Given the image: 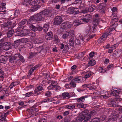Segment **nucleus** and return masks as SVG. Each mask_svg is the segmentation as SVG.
<instances>
[{
	"label": "nucleus",
	"mask_w": 122,
	"mask_h": 122,
	"mask_svg": "<svg viewBox=\"0 0 122 122\" xmlns=\"http://www.w3.org/2000/svg\"><path fill=\"white\" fill-rule=\"evenodd\" d=\"M44 19V18L42 17L40 12H39L37 14L30 17L29 19L27 21V23L30 24L33 20L36 21H41L43 20Z\"/></svg>",
	"instance_id": "obj_1"
},
{
	"label": "nucleus",
	"mask_w": 122,
	"mask_h": 122,
	"mask_svg": "<svg viewBox=\"0 0 122 122\" xmlns=\"http://www.w3.org/2000/svg\"><path fill=\"white\" fill-rule=\"evenodd\" d=\"M40 2L39 0H36L33 1L31 3L32 7L30 10V11L33 12L37 10L41 7V6L38 5Z\"/></svg>",
	"instance_id": "obj_2"
},
{
	"label": "nucleus",
	"mask_w": 122,
	"mask_h": 122,
	"mask_svg": "<svg viewBox=\"0 0 122 122\" xmlns=\"http://www.w3.org/2000/svg\"><path fill=\"white\" fill-rule=\"evenodd\" d=\"M86 112V111H82L81 112L77 117L76 122H81L83 120H84V122H86L88 121V120L85 119V118L86 117L85 115Z\"/></svg>",
	"instance_id": "obj_3"
},
{
	"label": "nucleus",
	"mask_w": 122,
	"mask_h": 122,
	"mask_svg": "<svg viewBox=\"0 0 122 122\" xmlns=\"http://www.w3.org/2000/svg\"><path fill=\"white\" fill-rule=\"evenodd\" d=\"M118 20V19L117 18L112 19L110 24V28L109 29L110 30L112 31L113 30H115L116 28L118 25L117 23L116 22Z\"/></svg>",
	"instance_id": "obj_4"
},
{
	"label": "nucleus",
	"mask_w": 122,
	"mask_h": 122,
	"mask_svg": "<svg viewBox=\"0 0 122 122\" xmlns=\"http://www.w3.org/2000/svg\"><path fill=\"white\" fill-rule=\"evenodd\" d=\"M2 44L3 49L5 50H8L10 48L11 43L10 42H5L4 43V38H3L0 40V42Z\"/></svg>",
	"instance_id": "obj_5"
},
{
	"label": "nucleus",
	"mask_w": 122,
	"mask_h": 122,
	"mask_svg": "<svg viewBox=\"0 0 122 122\" xmlns=\"http://www.w3.org/2000/svg\"><path fill=\"white\" fill-rule=\"evenodd\" d=\"M74 36V31L72 30L69 32H66L62 35V37L64 39H66L68 36Z\"/></svg>",
	"instance_id": "obj_6"
},
{
	"label": "nucleus",
	"mask_w": 122,
	"mask_h": 122,
	"mask_svg": "<svg viewBox=\"0 0 122 122\" xmlns=\"http://www.w3.org/2000/svg\"><path fill=\"white\" fill-rule=\"evenodd\" d=\"M78 8L73 7H70L67 9L66 12L69 14H76L79 12Z\"/></svg>",
	"instance_id": "obj_7"
},
{
	"label": "nucleus",
	"mask_w": 122,
	"mask_h": 122,
	"mask_svg": "<svg viewBox=\"0 0 122 122\" xmlns=\"http://www.w3.org/2000/svg\"><path fill=\"white\" fill-rule=\"evenodd\" d=\"M48 83V84L51 85L49 86L48 87V89L49 90H53L55 87L54 85H56L57 84L56 81L52 79L49 80Z\"/></svg>",
	"instance_id": "obj_8"
},
{
	"label": "nucleus",
	"mask_w": 122,
	"mask_h": 122,
	"mask_svg": "<svg viewBox=\"0 0 122 122\" xmlns=\"http://www.w3.org/2000/svg\"><path fill=\"white\" fill-rule=\"evenodd\" d=\"M40 12L42 15H44L47 17H50L52 16L53 15V14L51 13L49 10L46 9L43 10Z\"/></svg>",
	"instance_id": "obj_9"
},
{
	"label": "nucleus",
	"mask_w": 122,
	"mask_h": 122,
	"mask_svg": "<svg viewBox=\"0 0 122 122\" xmlns=\"http://www.w3.org/2000/svg\"><path fill=\"white\" fill-rule=\"evenodd\" d=\"M86 111V113L85 115L86 117L85 118V119L86 120H89L91 118L92 116L93 115L96 114V112L94 110L90 111L88 113L86 114L87 112H88V110L86 111Z\"/></svg>",
	"instance_id": "obj_10"
},
{
	"label": "nucleus",
	"mask_w": 122,
	"mask_h": 122,
	"mask_svg": "<svg viewBox=\"0 0 122 122\" xmlns=\"http://www.w3.org/2000/svg\"><path fill=\"white\" fill-rule=\"evenodd\" d=\"M108 35L109 33L108 32L105 33L98 40L97 42L98 43H103L107 38Z\"/></svg>",
	"instance_id": "obj_11"
},
{
	"label": "nucleus",
	"mask_w": 122,
	"mask_h": 122,
	"mask_svg": "<svg viewBox=\"0 0 122 122\" xmlns=\"http://www.w3.org/2000/svg\"><path fill=\"white\" fill-rule=\"evenodd\" d=\"M72 25V24L71 22H66L62 24L61 25V27L63 29L70 28Z\"/></svg>",
	"instance_id": "obj_12"
},
{
	"label": "nucleus",
	"mask_w": 122,
	"mask_h": 122,
	"mask_svg": "<svg viewBox=\"0 0 122 122\" xmlns=\"http://www.w3.org/2000/svg\"><path fill=\"white\" fill-rule=\"evenodd\" d=\"M29 31L26 29L20 31H18L16 32L17 36H23L26 35L28 34Z\"/></svg>",
	"instance_id": "obj_13"
},
{
	"label": "nucleus",
	"mask_w": 122,
	"mask_h": 122,
	"mask_svg": "<svg viewBox=\"0 0 122 122\" xmlns=\"http://www.w3.org/2000/svg\"><path fill=\"white\" fill-rule=\"evenodd\" d=\"M100 21V19L99 18H95L93 20V23L94 26H93V32H94L95 30L96 26L97 25V27H99L100 28V26L99 25H98V24Z\"/></svg>",
	"instance_id": "obj_14"
},
{
	"label": "nucleus",
	"mask_w": 122,
	"mask_h": 122,
	"mask_svg": "<svg viewBox=\"0 0 122 122\" xmlns=\"http://www.w3.org/2000/svg\"><path fill=\"white\" fill-rule=\"evenodd\" d=\"M62 21V19L60 16H57L55 18L54 22V24L56 25H59L61 23Z\"/></svg>",
	"instance_id": "obj_15"
},
{
	"label": "nucleus",
	"mask_w": 122,
	"mask_h": 122,
	"mask_svg": "<svg viewBox=\"0 0 122 122\" xmlns=\"http://www.w3.org/2000/svg\"><path fill=\"white\" fill-rule=\"evenodd\" d=\"M95 8V7L94 5H92L88 8V10H81V13L85 14V13H87L88 11L89 12H92L94 10Z\"/></svg>",
	"instance_id": "obj_16"
},
{
	"label": "nucleus",
	"mask_w": 122,
	"mask_h": 122,
	"mask_svg": "<svg viewBox=\"0 0 122 122\" xmlns=\"http://www.w3.org/2000/svg\"><path fill=\"white\" fill-rule=\"evenodd\" d=\"M31 41L33 44H39L42 42V39L40 38H37L32 39L31 38Z\"/></svg>",
	"instance_id": "obj_17"
},
{
	"label": "nucleus",
	"mask_w": 122,
	"mask_h": 122,
	"mask_svg": "<svg viewBox=\"0 0 122 122\" xmlns=\"http://www.w3.org/2000/svg\"><path fill=\"white\" fill-rule=\"evenodd\" d=\"M90 15H86L85 17L83 15H81L79 16L80 18V21H82L84 23L85 22H87L88 21V19L86 17L88 16L89 17Z\"/></svg>",
	"instance_id": "obj_18"
},
{
	"label": "nucleus",
	"mask_w": 122,
	"mask_h": 122,
	"mask_svg": "<svg viewBox=\"0 0 122 122\" xmlns=\"http://www.w3.org/2000/svg\"><path fill=\"white\" fill-rule=\"evenodd\" d=\"M115 111L113 113L111 114L109 117L110 120L112 121H115L117 116V114Z\"/></svg>",
	"instance_id": "obj_19"
},
{
	"label": "nucleus",
	"mask_w": 122,
	"mask_h": 122,
	"mask_svg": "<svg viewBox=\"0 0 122 122\" xmlns=\"http://www.w3.org/2000/svg\"><path fill=\"white\" fill-rule=\"evenodd\" d=\"M76 86V84L74 82H72V80L71 82L69 84L65 85V87L67 89L70 88H73L75 87Z\"/></svg>",
	"instance_id": "obj_20"
},
{
	"label": "nucleus",
	"mask_w": 122,
	"mask_h": 122,
	"mask_svg": "<svg viewBox=\"0 0 122 122\" xmlns=\"http://www.w3.org/2000/svg\"><path fill=\"white\" fill-rule=\"evenodd\" d=\"M71 37H72L69 40V44L70 46L73 47L74 44V39H75V36L74 35V36H72Z\"/></svg>",
	"instance_id": "obj_21"
},
{
	"label": "nucleus",
	"mask_w": 122,
	"mask_h": 122,
	"mask_svg": "<svg viewBox=\"0 0 122 122\" xmlns=\"http://www.w3.org/2000/svg\"><path fill=\"white\" fill-rule=\"evenodd\" d=\"M52 37V34L51 32H49L45 35V38L47 40H50Z\"/></svg>",
	"instance_id": "obj_22"
},
{
	"label": "nucleus",
	"mask_w": 122,
	"mask_h": 122,
	"mask_svg": "<svg viewBox=\"0 0 122 122\" xmlns=\"http://www.w3.org/2000/svg\"><path fill=\"white\" fill-rule=\"evenodd\" d=\"M88 95H86L82 97L79 98L77 99V101L78 102H83L85 101V99L87 98L88 97Z\"/></svg>",
	"instance_id": "obj_23"
},
{
	"label": "nucleus",
	"mask_w": 122,
	"mask_h": 122,
	"mask_svg": "<svg viewBox=\"0 0 122 122\" xmlns=\"http://www.w3.org/2000/svg\"><path fill=\"white\" fill-rule=\"evenodd\" d=\"M112 91V93H111V95H113V96L116 95L117 94H119L121 92V90L120 89L114 90L113 91Z\"/></svg>",
	"instance_id": "obj_24"
},
{
	"label": "nucleus",
	"mask_w": 122,
	"mask_h": 122,
	"mask_svg": "<svg viewBox=\"0 0 122 122\" xmlns=\"http://www.w3.org/2000/svg\"><path fill=\"white\" fill-rule=\"evenodd\" d=\"M82 79V77H79L75 78L74 79L72 80V82H74L75 84L79 83L81 81V80Z\"/></svg>",
	"instance_id": "obj_25"
},
{
	"label": "nucleus",
	"mask_w": 122,
	"mask_h": 122,
	"mask_svg": "<svg viewBox=\"0 0 122 122\" xmlns=\"http://www.w3.org/2000/svg\"><path fill=\"white\" fill-rule=\"evenodd\" d=\"M39 67V65H37L33 68H31L30 70L29 71V74H28V76H30L31 75L32 73L34 72V71Z\"/></svg>",
	"instance_id": "obj_26"
},
{
	"label": "nucleus",
	"mask_w": 122,
	"mask_h": 122,
	"mask_svg": "<svg viewBox=\"0 0 122 122\" xmlns=\"http://www.w3.org/2000/svg\"><path fill=\"white\" fill-rule=\"evenodd\" d=\"M53 101V99L51 98H50L43 100L41 102V103H45L46 102H52Z\"/></svg>",
	"instance_id": "obj_27"
},
{
	"label": "nucleus",
	"mask_w": 122,
	"mask_h": 122,
	"mask_svg": "<svg viewBox=\"0 0 122 122\" xmlns=\"http://www.w3.org/2000/svg\"><path fill=\"white\" fill-rule=\"evenodd\" d=\"M81 22L82 21H80L79 20H76L73 22V24L74 26H77L84 23L82 22Z\"/></svg>",
	"instance_id": "obj_28"
},
{
	"label": "nucleus",
	"mask_w": 122,
	"mask_h": 122,
	"mask_svg": "<svg viewBox=\"0 0 122 122\" xmlns=\"http://www.w3.org/2000/svg\"><path fill=\"white\" fill-rule=\"evenodd\" d=\"M5 4L2 3L0 6V12H5Z\"/></svg>",
	"instance_id": "obj_29"
},
{
	"label": "nucleus",
	"mask_w": 122,
	"mask_h": 122,
	"mask_svg": "<svg viewBox=\"0 0 122 122\" xmlns=\"http://www.w3.org/2000/svg\"><path fill=\"white\" fill-rule=\"evenodd\" d=\"M62 96L63 98L68 99L71 96L70 95L69 93L68 92H64L62 94Z\"/></svg>",
	"instance_id": "obj_30"
},
{
	"label": "nucleus",
	"mask_w": 122,
	"mask_h": 122,
	"mask_svg": "<svg viewBox=\"0 0 122 122\" xmlns=\"http://www.w3.org/2000/svg\"><path fill=\"white\" fill-rule=\"evenodd\" d=\"M43 89V87L41 86H38L35 89L34 91L35 93H37V95H38L39 93L38 92L39 91H41Z\"/></svg>",
	"instance_id": "obj_31"
},
{
	"label": "nucleus",
	"mask_w": 122,
	"mask_h": 122,
	"mask_svg": "<svg viewBox=\"0 0 122 122\" xmlns=\"http://www.w3.org/2000/svg\"><path fill=\"white\" fill-rule=\"evenodd\" d=\"M49 26L48 24L47 23L44 24L43 26V29L44 31L45 32H46L48 31L49 28Z\"/></svg>",
	"instance_id": "obj_32"
},
{
	"label": "nucleus",
	"mask_w": 122,
	"mask_h": 122,
	"mask_svg": "<svg viewBox=\"0 0 122 122\" xmlns=\"http://www.w3.org/2000/svg\"><path fill=\"white\" fill-rule=\"evenodd\" d=\"M6 58L5 56H2L0 57V62L1 63H4L5 62Z\"/></svg>",
	"instance_id": "obj_33"
},
{
	"label": "nucleus",
	"mask_w": 122,
	"mask_h": 122,
	"mask_svg": "<svg viewBox=\"0 0 122 122\" xmlns=\"http://www.w3.org/2000/svg\"><path fill=\"white\" fill-rule=\"evenodd\" d=\"M14 33V31L13 30H9L7 33V37H10L12 36Z\"/></svg>",
	"instance_id": "obj_34"
},
{
	"label": "nucleus",
	"mask_w": 122,
	"mask_h": 122,
	"mask_svg": "<svg viewBox=\"0 0 122 122\" xmlns=\"http://www.w3.org/2000/svg\"><path fill=\"white\" fill-rule=\"evenodd\" d=\"M29 27L31 30L34 32H35L37 30V27H36L33 25H30Z\"/></svg>",
	"instance_id": "obj_35"
},
{
	"label": "nucleus",
	"mask_w": 122,
	"mask_h": 122,
	"mask_svg": "<svg viewBox=\"0 0 122 122\" xmlns=\"http://www.w3.org/2000/svg\"><path fill=\"white\" fill-rule=\"evenodd\" d=\"M98 71L101 73H104L107 71V68H103L102 67H100L98 69Z\"/></svg>",
	"instance_id": "obj_36"
},
{
	"label": "nucleus",
	"mask_w": 122,
	"mask_h": 122,
	"mask_svg": "<svg viewBox=\"0 0 122 122\" xmlns=\"http://www.w3.org/2000/svg\"><path fill=\"white\" fill-rule=\"evenodd\" d=\"M19 83V82L18 81H15L13 82L10 85V87L11 89L14 87L15 86L17 85Z\"/></svg>",
	"instance_id": "obj_37"
},
{
	"label": "nucleus",
	"mask_w": 122,
	"mask_h": 122,
	"mask_svg": "<svg viewBox=\"0 0 122 122\" xmlns=\"http://www.w3.org/2000/svg\"><path fill=\"white\" fill-rule=\"evenodd\" d=\"M15 56L17 57L18 56V59H19H19L20 60V61L22 62H23L25 61V60L24 58L21 55H19L18 54H16L15 55Z\"/></svg>",
	"instance_id": "obj_38"
},
{
	"label": "nucleus",
	"mask_w": 122,
	"mask_h": 122,
	"mask_svg": "<svg viewBox=\"0 0 122 122\" xmlns=\"http://www.w3.org/2000/svg\"><path fill=\"white\" fill-rule=\"evenodd\" d=\"M93 74V73L92 72H88L85 75V77L86 78H88Z\"/></svg>",
	"instance_id": "obj_39"
},
{
	"label": "nucleus",
	"mask_w": 122,
	"mask_h": 122,
	"mask_svg": "<svg viewBox=\"0 0 122 122\" xmlns=\"http://www.w3.org/2000/svg\"><path fill=\"white\" fill-rule=\"evenodd\" d=\"M31 0H24L23 4L25 6H27L29 5Z\"/></svg>",
	"instance_id": "obj_40"
},
{
	"label": "nucleus",
	"mask_w": 122,
	"mask_h": 122,
	"mask_svg": "<svg viewBox=\"0 0 122 122\" xmlns=\"http://www.w3.org/2000/svg\"><path fill=\"white\" fill-rule=\"evenodd\" d=\"M96 64V61L94 60H91L88 62L89 65L93 66L94 65Z\"/></svg>",
	"instance_id": "obj_41"
},
{
	"label": "nucleus",
	"mask_w": 122,
	"mask_h": 122,
	"mask_svg": "<svg viewBox=\"0 0 122 122\" xmlns=\"http://www.w3.org/2000/svg\"><path fill=\"white\" fill-rule=\"evenodd\" d=\"M86 86H87V87L89 88L90 89H94L95 88L93 85L91 84H89L87 85H85Z\"/></svg>",
	"instance_id": "obj_42"
},
{
	"label": "nucleus",
	"mask_w": 122,
	"mask_h": 122,
	"mask_svg": "<svg viewBox=\"0 0 122 122\" xmlns=\"http://www.w3.org/2000/svg\"><path fill=\"white\" fill-rule=\"evenodd\" d=\"M92 31V27L89 26L88 27H87V29L86 31V33L87 34L89 33L91 31Z\"/></svg>",
	"instance_id": "obj_43"
},
{
	"label": "nucleus",
	"mask_w": 122,
	"mask_h": 122,
	"mask_svg": "<svg viewBox=\"0 0 122 122\" xmlns=\"http://www.w3.org/2000/svg\"><path fill=\"white\" fill-rule=\"evenodd\" d=\"M33 43L31 41V42L30 41L26 44V45L30 48H31L33 46Z\"/></svg>",
	"instance_id": "obj_44"
},
{
	"label": "nucleus",
	"mask_w": 122,
	"mask_h": 122,
	"mask_svg": "<svg viewBox=\"0 0 122 122\" xmlns=\"http://www.w3.org/2000/svg\"><path fill=\"white\" fill-rule=\"evenodd\" d=\"M80 43V41L79 39L77 38H76L75 37V39H74V44H75L77 45H79Z\"/></svg>",
	"instance_id": "obj_45"
},
{
	"label": "nucleus",
	"mask_w": 122,
	"mask_h": 122,
	"mask_svg": "<svg viewBox=\"0 0 122 122\" xmlns=\"http://www.w3.org/2000/svg\"><path fill=\"white\" fill-rule=\"evenodd\" d=\"M77 106L78 107L80 108L81 107L82 108H85V107L83 105V103H78L77 105Z\"/></svg>",
	"instance_id": "obj_46"
},
{
	"label": "nucleus",
	"mask_w": 122,
	"mask_h": 122,
	"mask_svg": "<svg viewBox=\"0 0 122 122\" xmlns=\"http://www.w3.org/2000/svg\"><path fill=\"white\" fill-rule=\"evenodd\" d=\"M12 23V22L11 21H8L7 23L6 24L4 23V25H5V27L7 26H11V24Z\"/></svg>",
	"instance_id": "obj_47"
},
{
	"label": "nucleus",
	"mask_w": 122,
	"mask_h": 122,
	"mask_svg": "<svg viewBox=\"0 0 122 122\" xmlns=\"http://www.w3.org/2000/svg\"><path fill=\"white\" fill-rule=\"evenodd\" d=\"M33 93V92H30L26 93L25 94V96L27 97H29Z\"/></svg>",
	"instance_id": "obj_48"
},
{
	"label": "nucleus",
	"mask_w": 122,
	"mask_h": 122,
	"mask_svg": "<svg viewBox=\"0 0 122 122\" xmlns=\"http://www.w3.org/2000/svg\"><path fill=\"white\" fill-rule=\"evenodd\" d=\"M100 121V119L98 118H95L93 119L91 122H99Z\"/></svg>",
	"instance_id": "obj_49"
},
{
	"label": "nucleus",
	"mask_w": 122,
	"mask_h": 122,
	"mask_svg": "<svg viewBox=\"0 0 122 122\" xmlns=\"http://www.w3.org/2000/svg\"><path fill=\"white\" fill-rule=\"evenodd\" d=\"M118 44H114L113 45H112L111 46L110 48H111L113 49H116L117 47L118 46Z\"/></svg>",
	"instance_id": "obj_50"
},
{
	"label": "nucleus",
	"mask_w": 122,
	"mask_h": 122,
	"mask_svg": "<svg viewBox=\"0 0 122 122\" xmlns=\"http://www.w3.org/2000/svg\"><path fill=\"white\" fill-rule=\"evenodd\" d=\"M54 86V89L56 91H58L60 90L61 87L59 86L55 85Z\"/></svg>",
	"instance_id": "obj_51"
},
{
	"label": "nucleus",
	"mask_w": 122,
	"mask_h": 122,
	"mask_svg": "<svg viewBox=\"0 0 122 122\" xmlns=\"http://www.w3.org/2000/svg\"><path fill=\"white\" fill-rule=\"evenodd\" d=\"M51 92L49 91L46 92L45 93V95L46 96L49 97L51 96Z\"/></svg>",
	"instance_id": "obj_52"
},
{
	"label": "nucleus",
	"mask_w": 122,
	"mask_h": 122,
	"mask_svg": "<svg viewBox=\"0 0 122 122\" xmlns=\"http://www.w3.org/2000/svg\"><path fill=\"white\" fill-rule=\"evenodd\" d=\"M110 95H111V94L109 95L108 93V92H107V93L106 94L103 95L104 98H109L110 97Z\"/></svg>",
	"instance_id": "obj_53"
},
{
	"label": "nucleus",
	"mask_w": 122,
	"mask_h": 122,
	"mask_svg": "<svg viewBox=\"0 0 122 122\" xmlns=\"http://www.w3.org/2000/svg\"><path fill=\"white\" fill-rule=\"evenodd\" d=\"M27 20L25 19L22 20L20 22V25H24L26 22Z\"/></svg>",
	"instance_id": "obj_54"
},
{
	"label": "nucleus",
	"mask_w": 122,
	"mask_h": 122,
	"mask_svg": "<svg viewBox=\"0 0 122 122\" xmlns=\"http://www.w3.org/2000/svg\"><path fill=\"white\" fill-rule=\"evenodd\" d=\"M6 117L5 116L0 119V122H7L6 120Z\"/></svg>",
	"instance_id": "obj_55"
},
{
	"label": "nucleus",
	"mask_w": 122,
	"mask_h": 122,
	"mask_svg": "<svg viewBox=\"0 0 122 122\" xmlns=\"http://www.w3.org/2000/svg\"><path fill=\"white\" fill-rule=\"evenodd\" d=\"M113 67V65L112 64L110 65L107 67V69L110 70L112 69Z\"/></svg>",
	"instance_id": "obj_56"
},
{
	"label": "nucleus",
	"mask_w": 122,
	"mask_h": 122,
	"mask_svg": "<svg viewBox=\"0 0 122 122\" xmlns=\"http://www.w3.org/2000/svg\"><path fill=\"white\" fill-rule=\"evenodd\" d=\"M111 10L112 12H114L117 10V9L116 7H113L112 8Z\"/></svg>",
	"instance_id": "obj_57"
},
{
	"label": "nucleus",
	"mask_w": 122,
	"mask_h": 122,
	"mask_svg": "<svg viewBox=\"0 0 122 122\" xmlns=\"http://www.w3.org/2000/svg\"><path fill=\"white\" fill-rule=\"evenodd\" d=\"M75 107V106L73 105H69L67 107V108L68 109H73Z\"/></svg>",
	"instance_id": "obj_58"
},
{
	"label": "nucleus",
	"mask_w": 122,
	"mask_h": 122,
	"mask_svg": "<svg viewBox=\"0 0 122 122\" xmlns=\"http://www.w3.org/2000/svg\"><path fill=\"white\" fill-rule=\"evenodd\" d=\"M23 41L24 42L26 43V44L29 41L28 39L27 38H25L23 39Z\"/></svg>",
	"instance_id": "obj_59"
},
{
	"label": "nucleus",
	"mask_w": 122,
	"mask_h": 122,
	"mask_svg": "<svg viewBox=\"0 0 122 122\" xmlns=\"http://www.w3.org/2000/svg\"><path fill=\"white\" fill-rule=\"evenodd\" d=\"M106 117V116L105 115H102L100 117L102 121H103L105 120Z\"/></svg>",
	"instance_id": "obj_60"
},
{
	"label": "nucleus",
	"mask_w": 122,
	"mask_h": 122,
	"mask_svg": "<svg viewBox=\"0 0 122 122\" xmlns=\"http://www.w3.org/2000/svg\"><path fill=\"white\" fill-rule=\"evenodd\" d=\"M59 47L62 50L64 48V45L63 43L60 44L59 45Z\"/></svg>",
	"instance_id": "obj_61"
},
{
	"label": "nucleus",
	"mask_w": 122,
	"mask_h": 122,
	"mask_svg": "<svg viewBox=\"0 0 122 122\" xmlns=\"http://www.w3.org/2000/svg\"><path fill=\"white\" fill-rule=\"evenodd\" d=\"M19 13V11L18 10H15V12L14 14V15L15 16H17L18 15V14Z\"/></svg>",
	"instance_id": "obj_62"
},
{
	"label": "nucleus",
	"mask_w": 122,
	"mask_h": 122,
	"mask_svg": "<svg viewBox=\"0 0 122 122\" xmlns=\"http://www.w3.org/2000/svg\"><path fill=\"white\" fill-rule=\"evenodd\" d=\"M82 0H76L74 2V4L77 3H81Z\"/></svg>",
	"instance_id": "obj_63"
},
{
	"label": "nucleus",
	"mask_w": 122,
	"mask_h": 122,
	"mask_svg": "<svg viewBox=\"0 0 122 122\" xmlns=\"http://www.w3.org/2000/svg\"><path fill=\"white\" fill-rule=\"evenodd\" d=\"M76 65H74L71 67V69L73 71L76 68Z\"/></svg>",
	"instance_id": "obj_64"
}]
</instances>
